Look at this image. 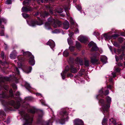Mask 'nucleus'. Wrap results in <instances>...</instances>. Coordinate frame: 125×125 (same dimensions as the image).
Segmentation results:
<instances>
[{"label":"nucleus","instance_id":"nucleus-21","mask_svg":"<svg viewBox=\"0 0 125 125\" xmlns=\"http://www.w3.org/2000/svg\"><path fill=\"white\" fill-rule=\"evenodd\" d=\"M36 111V110L35 108H31L30 110L29 111L31 113H34Z\"/></svg>","mask_w":125,"mask_h":125},{"label":"nucleus","instance_id":"nucleus-55","mask_svg":"<svg viewBox=\"0 0 125 125\" xmlns=\"http://www.w3.org/2000/svg\"><path fill=\"white\" fill-rule=\"evenodd\" d=\"M42 104H43V105H45V104H44V102H42Z\"/></svg>","mask_w":125,"mask_h":125},{"label":"nucleus","instance_id":"nucleus-51","mask_svg":"<svg viewBox=\"0 0 125 125\" xmlns=\"http://www.w3.org/2000/svg\"><path fill=\"white\" fill-rule=\"evenodd\" d=\"M118 65L119 66H122V64L121 63H119L118 64Z\"/></svg>","mask_w":125,"mask_h":125},{"label":"nucleus","instance_id":"nucleus-32","mask_svg":"<svg viewBox=\"0 0 125 125\" xmlns=\"http://www.w3.org/2000/svg\"><path fill=\"white\" fill-rule=\"evenodd\" d=\"M22 15L23 17L25 18H26L29 17L28 15L25 13H23Z\"/></svg>","mask_w":125,"mask_h":125},{"label":"nucleus","instance_id":"nucleus-48","mask_svg":"<svg viewBox=\"0 0 125 125\" xmlns=\"http://www.w3.org/2000/svg\"><path fill=\"white\" fill-rule=\"evenodd\" d=\"M68 9V8H65V11L66 12V13L67 14V15L68 16H69V15L67 14V10Z\"/></svg>","mask_w":125,"mask_h":125},{"label":"nucleus","instance_id":"nucleus-59","mask_svg":"<svg viewBox=\"0 0 125 125\" xmlns=\"http://www.w3.org/2000/svg\"><path fill=\"white\" fill-rule=\"evenodd\" d=\"M122 48L123 49H125V46H123L122 47Z\"/></svg>","mask_w":125,"mask_h":125},{"label":"nucleus","instance_id":"nucleus-27","mask_svg":"<svg viewBox=\"0 0 125 125\" xmlns=\"http://www.w3.org/2000/svg\"><path fill=\"white\" fill-rule=\"evenodd\" d=\"M10 57L11 59H14L15 58L16 56L13 54H11L10 55Z\"/></svg>","mask_w":125,"mask_h":125},{"label":"nucleus","instance_id":"nucleus-58","mask_svg":"<svg viewBox=\"0 0 125 125\" xmlns=\"http://www.w3.org/2000/svg\"><path fill=\"white\" fill-rule=\"evenodd\" d=\"M107 88H111V86H108L107 87Z\"/></svg>","mask_w":125,"mask_h":125},{"label":"nucleus","instance_id":"nucleus-37","mask_svg":"<svg viewBox=\"0 0 125 125\" xmlns=\"http://www.w3.org/2000/svg\"><path fill=\"white\" fill-rule=\"evenodd\" d=\"M76 7L78 10H80L81 9V6L79 5H78L76 6Z\"/></svg>","mask_w":125,"mask_h":125},{"label":"nucleus","instance_id":"nucleus-35","mask_svg":"<svg viewBox=\"0 0 125 125\" xmlns=\"http://www.w3.org/2000/svg\"><path fill=\"white\" fill-rule=\"evenodd\" d=\"M11 2L12 1L11 0H7L6 2V3L8 4H10Z\"/></svg>","mask_w":125,"mask_h":125},{"label":"nucleus","instance_id":"nucleus-50","mask_svg":"<svg viewBox=\"0 0 125 125\" xmlns=\"http://www.w3.org/2000/svg\"><path fill=\"white\" fill-rule=\"evenodd\" d=\"M20 93H19V92H17L16 93V95H20Z\"/></svg>","mask_w":125,"mask_h":125},{"label":"nucleus","instance_id":"nucleus-5","mask_svg":"<svg viewBox=\"0 0 125 125\" xmlns=\"http://www.w3.org/2000/svg\"><path fill=\"white\" fill-rule=\"evenodd\" d=\"M99 54L98 52H96L94 54L93 56L91 58V61L93 63H95L98 60L97 57L99 56Z\"/></svg>","mask_w":125,"mask_h":125},{"label":"nucleus","instance_id":"nucleus-38","mask_svg":"<svg viewBox=\"0 0 125 125\" xmlns=\"http://www.w3.org/2000/svg\"><path fill=\"white\" fill-rule=\"evenodd\" d=\"M59 32V31L58 29H55L54 31H52L53 33H58Z\"/></svg>","mask_w":125,"mask_h":125},{"label":"nucleus","instance_id":"nucleus-43","mask_svg":"<svg viewBox=\"0 0 125 125\" xmlns=\"http://www.w3.org/2000/svg\"><path fill=\"white\" fill-rule=\"evenodd\" d=\"M115 58L116 59V61H118L119 60V58L117 56H115Z\"/></svg>","mask_w":125,"mask_h":125},{"label":"nucleus","instance_id":"nucleus-9","mask_svg":"<svg viewBox=\"0 0 125 125\" xmlns=\"http://www.w3.org/2000/svg\"><path fill=\"white\" fill-rule=\"evenodd\" d=\"M78 40L81 42L85 43L87 41V38L86 37L83 36H80L78 38Z\"/></svg>","mask_w":125,"mask_h":125},{"label":"nucleus","instance_id":"nucleus-23","mask_svg":"<svg viewBox=\"0 0 125 125\" xmlns=\"http://www.w3.org/2000/svg\"><path fill=\"white\" fill-rule=\"evenodd\" d=\"M104 36L105 38V40L110 39L111 38L110 36H108L107 34H104Z\"/></svg>","mask_w":125,"mask_h":125},{"label":"nucleus","instance_id":"nucleus-61","mask_svg":"<svg viewBox=\"0 0 125 125\" xmlns=\"http://www.w3.org/2000/svg\"><path fill=\"white\" fill-rule=\"evenodd\" d=\"M112 79H109V80H110V81H111Z\"/></svg>","mask_w":125,"mask_h":125},{"label":"nucleus","instance_id":"nucleus-36","mask_svg":"<svg viewBox=\"0 0 125 125\" xmlns=\"http://www.w3.org/2000/svg\"><path fill=\"white\" fill-rule=\"evenodd\" d=\"M69 49L71 51H73L74 50V47L73 46H70L69 47Z\"/></svg>","mask_w":125,"mask_h":125},{"label":"nucleus","instance_id":"nucleus-6","mask_svg":"<svg viewBox=\"0 0 125 125\" xmlns=\"http://www.w3.org/2000/svg\"><path fill=\"white\" fill-rule=\"evenodd\" d=\"M88 45L90 47L93 46L91 50L92 51H96L98 49V47L95 45L93 42L92 41L90 42L88 44Z\"/></svg>","mask_w":125,"mask_h":125},{"label":"nucleus","instance_id":"nucleus-3","mask_svg":"<svg viewBox=\"0 0 125 125\" xmlns=\"http://www.w3.org/2000/svg\"><path fill=\"white\" fill-rule=\"evenodd\" d=\"M21 115L25 120V123L23 125H32L33 117L25 113H21Z\"/></svg>","mask_w":125,"mask_h":125},{"label":"nucleus","instance_id":"nucleus-56","mask_svg":"<svg viewBox=\"0 0 125 125\" xmlns=\"http://www.w3.org/2000/svg\"><path fill=\"white\" fill-rule=\"evenodd\" d=\"M50 13L52 14V11H51V10H50Z\"/></svg>","mask_w":125,"mask_h":125},{"label":"nucleus","instance_id":"nucleus-26","mask_svg":"<svg viewBox=\"0 0 125 125\" xmlns=\"http://www.w3.org/2000/svg\"><path fill=\"white\" fill-rule=\"evenodd\" d=\"M6 21L5 19L4 18H2L0 19V25L1 24V23L3 22L5 23L6 22Z\"/></svg>","mask_w":125,"mask_h":125},{"label":"nucleus","instance_id":"nucleus-30","mask_svg":"<svg viewBox=\"0 0 125 125\" xmlns=\"http://www.w3.org/2000/svg\"><path fill=\"white\" fill-rule=\"evenodd\" d=\"M0 97L3 98H6L5 94L4 93H3L2 94H0Z\"/></svg>","mask_w":125,"mask_h":125},{"label":"nucleus","instance_id":"nucleus-64","mask_svg":"<svg viewBox=\"0 0 125 125\" xmlns=\"http://www.w3.org/2000/svg\"><path fill=\"white\" fill-rule=\"evenodd\" d=\"M124 59V60H125V57Z\"/></svg>","mask_w":125,"mask_h":125},{"label":"nucleus","instance_id":"nucleus-2","mask_svg":"<svg viewBox=\"0 0 125 125\" xmlns=\"http://www.w3.org/2000/svg\"><path fill=\"white\" fill-rule=\"evenodd\" d=\"M106 99L107 102L106 104H105L104 100L103 99H101L99 100V102L101 104L102 108L104 113H107V114L108 113L109 108L110 107V104L111 99L110 97L107 96L106 97Z\"/></svg>","mask_w":125,"mask_h":125},{"label":"nucleus","instance_id":"nucleus-22","mask_svg":"<svg viewBox=\"0 0 125 125\" xmlns=\"http://www.w3.org/2000/svg\"><path fill=\"white\" fill-rule=\"evenodd\" d=\"M69 53L67 51H65L63 53V55L64 56L67 57L68 56Z\"/></svg>","mask_w":125,"mask_h":125},{"label":"nucleus","instance_id":"nucleus-42","mask_svg":"<svg viewBox=\"0 0 125 125\" xmlns=\"http://www.w3.org/2000/svg\"><path fill=\"white\" fill-rule=\"evenodd\" d=\"M4 79L6 81H8L9 80V77H4Z\"/></svg>","mask_w":125,"mask_h":125},{"label":"nucleus","instance_id":"nucleus-40","mask_svg":"<svg viewBox=\"0 0 125 125\" xmlns=\"http://www.w3.org/2000/svg\"><path fill=\"white\" fill-rule=\"evenodd\" d=\"M0 35L1 36H3L4 35V31H2L0 32Z\"/></svg>","mask_w":125,"mask_h":125},{"label":"nucleus","instance_id":"nucleus-1","mask_svg":"<svg viewBox=\"0 0 125 125\" xmlns=\"http://www.w3.org/2000/svg\"><path fill=\"white\" fill-rule=\"evenodd\" d=\"M61 24L60 22L50 18L48 19V22L45 23V26L46 29H49L51 24H52L54 28H56L59 26Z\"/></svg>","mask_w":125,"mask_h":125},{"label":"nucleus","instance_id":"nucleus-31","mask_svg":"<svg viewBox=\"0 0 125 125\" xmlns=\"http://www.w3.org/2000/svg\"><path fill=\"white\" fill-rule=\"evenodd\" d=\"M85 66H88L89 65V61L88 60H85Z\"/></svg>","mask_w":125,"mask_h":125},{"label":"nucleus","instance_id":"nucleus-14","mask_svg":"<svg viewBox=\"0 0 125 125\" xmlns=\"http://www.w3.org/2000/svg\"><path fill=\"white\" fill-rule=\"evenodd\" d=\"M63 114L64 118L62 119L61 121L60 122L62 124H63L65 122V121L66 120L65 119V117H67V116H66V112H63Z\"/></svg>","mask_w":125,"mask_h":125},{"label":"nucleus","instance_id":"nucleus-17","mask_svg":"<svg viewBox=\"0 0 125 125\" xmlns=\"http://www.w3.org/2000/svg\"><path fill=\"white\" fill-rule=\"evenodd\" d=\"M22 9L23 11L25 12L31 10H32V9L31 7H23L22 8Z\"/></svg>","mask_w":125,"mask_h":125},{"label":"nucleus","instance_id":"nucleus-49","mask_svg":"<svg viewBox=\"0 0 125 125\" xmlns=\"http://www.w3.org/2000/svg\"><path fill=\"white\" fill-rule=\"evenodd\" d=\"M71 23H72V24H73L74 23V22L73 20H71Z\"/></svg>","mask_w":125,"mask_h":125},{"label":"nucleus","instance_id":"nucleus-11","mask_svg":"<svg viewBox=\"0 0 125 125\" xmlns=\"http://www.w3.org/2000/svg\"><path fill=\"white\" fill-rule=\"evenodd\" d=\"M101 60L104 64L105 63L107 62V58L105 56H102L101 57Z\"/></svg>","mask_w":125,"mask_h":125},{"label":"nucleus","instance_id":"nucleus-63","mask_svg":"<svg viewBox=\"0 0 125 125\" xmlns=\"http://www.w3.org/2000/svg\"><path fill=\"white\" fill-rule=\"evenodd\" d=\"M74 0V1H75L76 0Z\"/></svg>","mask_w":125,"mask_h":125},{"label":"nucleus","instance_id":"nucleus-29","mask_svg":"<svg viewBox=\"0 0 125 125\" xmlns=\"http://www.w3.org/2000/svg\"><path fill=\"white\" fill-rule=\"evenodd\" d=\"M76 45L77 48H79L81 47L80 44L78 42H76Z\"/></svg>","mask_w":125,"mask_h":125},{"label":"nucleus","instance_id":"nucleus-7","mask_svg":"<svg viewBox=\"0 0 125 125\" xmlns=\"http://www.w3.org/2000/svg\"><path fill=\"white\" fill-rule=\"evenodd\" d=\"M74 125H83V121L79 119H75L74 121Z\"/></svg>","mask_w":125,"mask_h":125},{"label":"nucleus","instance_id":"nucleus-53","mask_svg":"<svg viewBox=\"0 0 125 125\" xmlns=\"http://www.w3.org/2000/svg\"><path fill=\"white\" fill-rule=\"evenodd\" d=\"M73 33H71V35H70V34H69V36H71L72 35H73Z\"/></svg>","mask_w":125,"mask_h":125},{"label":"nucleus","instance_id":"nucleus-33","mask_svg":"<svg viewBox=\"0 0 125 125\" xmlns=\"http://www.w3.org/2000/svg\"><path fill=\"white\" fill-rule=\"evenodd\" d=\"M31 69H32V68H31V67H30L28 69V71H25L27 73H30V72H31Z\"/></svg>","mask_w":125,"mask_h":125},{"label":"nucleus","instance_id":"nucleus-34","mask_svg":"<svg viewBox=\"0 0 125 125\" xmlns=\"http://www.w3.org/2000/svg\"><path fill=\"white\" fill-rule=\"evenodd\" d=\"M15 71L16 72V73L17 74H19V70L17 68V67H16L15 68Z\"/></svg>","mask_w":125,"mask_h":125},{"label":"nucleus","instance_id":"nucleus-41","mask_svg":"<svg viewBox=\"0 0 125 125\" xmlns=\"http://www.w3.org/2000/svg\"><path fill=\"white\" fill-rule=\"evenodd\" d=\"M1 56L2 57L3 59H4V53L3 52H2L1 53Z\"/></svg>","mask_w":125,"mask_h":125},{"label":"nucleus","instance_id":"nucleus-39","mask_svg":"<svg viewBox=\"0 0 125 125\" xmlns=\"http://www.w3.org/2000/svg\"><path fill=\"white\" fill-rule=\"evenodd\" d=\"M9 92L11 96L12 97L13 96V94H12V90H10L9 91Z\"/></svg>","mask_w":125,"mask_h":125},{"label":"nucleus","instance_id":"nucleus-62","mask_svg":"<svg viewBox=\"0 0 125 125\" xmlns=\"http://www.w3.org/2000/svg\"><path fill=\"white\" fill-rule=\"evenodd\" d=\"M124 65L125 67V62H124Z\"/></svg>","mask_w":125,"mask_h":125},{"label":"nucleus","instance_id":"nucleus-60","mask_svg":"<svg viewBox=\"0 0 125 125\" xmlns=\"http://www.w3.org/2000/svg\"><path fill=\"white\" fill-rule=\"evenodd\" d=\"M116 76L115 75H113V77L114 78H115Z\"/></svg>","mask_w":125,"mask_h":125},{"label":"nucleus","instance_id":"nucleus-45","mask_svg":"<svg viewBox=\"0 0 125 125\" xmlns=\"http://www.w3.org/2000/svg\"><path fill=\"white\" fill-rule=\"evenodd\" d=\"M21 58L20 59H19V58H18V60H19V62H21V60H23V59L21 58V57H20Z\"/></svg>","mask_w":125,"mask_h":125},{"label":"nucleus","instance_id":"nucleus-28","mask_svg":"<svg viewBox=\"0 0 125 125\" xmlns=\"http://www.w3.org/2000/svg\"><path fill=\"white\" fill-rule=\"evenodd\" d=\"M30 2V0H25V1H24L23 4V5H24L26 4L27 3H29Z\"/></svg>","mask_w":125,"mask_h":125},{"label":"nucleus","instance_id":"nucleus-4","mask_svg":"<svg viewBox=\"0 0 125 125\" xmlns=\"http://www.w3.org/2000/svg\"><path fill=\"white\" fill-rule=\"evenodd\" d=\"M23 55H24L28 56H30V58L29 59V63L31 65H34L35 63V61L34 59V56L31 55V53L29 52H25L23 53Z\"/></svg>","mask_w":125,"mask_h":125},{"label":"nucleus","instance_id":"nucleus-16","mask_svg":"<svg viewBox=\"0 0 125 125\" xmlns=\"http://www.w3.org/2000/svg\"><path fill=\"white\" fill-rule=\"evenodd\" d=\"M109 122L110 124H113L114 125H116L117 124L115 120L113 118L109 120Z\"/></svg>","mask_w":125,"mask_h":125},{"label":"nucleus","instance_id":"nucleus-13","mask_svg":"<svg viewBox=\"0 0 125 125\" xmlns=\"http://www.w3.org/2000/svg\"><path fill=\"white\" fill-rule=\"evenodd\" d=\"M69 27V23L68 21H66L63 23V28L67 30Z\"/></svg>","mask_w":125,"mask_h":125},{"label":"nucleus","instance_id":"nucleus-44","mask_svg":"<svg viewBox=\"0 0 125 125\" xmlns=\"http://www.w3.org/2000/svg\"><path fill=\"white\" fill-rule=\"evenodd\" d=\"M68 76L72 77L73 76V75L71 73H69V74H68Z\"/></svg>","mask_w":125,"mask_h":125},{"label":"nucleus","instance_id":"nucleus-20","mask_svg":"<svg viewBox=\"0 0 125 125\" xmlns=\"http://www.w3.org/2000/svg\"><path fill=\"white\" fill-rule=\"evenodd\" d=\"M25 85L26 88L29 90H30L32 88L29 84L27 83H26Z\"/></svg>","mask_w":125,"mask_h":125},{"label":"nucleus","instance_id":"nucleus-18","mask_svg":"<svg viewBox=\"0 0 125 125\" xmlns=\"http://www.w3.org/2000/svg\"><path fill=\"white\" fill-rule=\"evenodd\" d=\"M68 68V66H67L65 68V70L64 71L63 73V74H61L62 78L63 79H64L65 78V74L66 73V72L69 70V69L68 70L67 69Z\"/></svg>","mask_w":125,"mask_h":125},{"label":"nucleus","instance_id":"nucleus-46","mask_svg":"<svg viewBox=\"0 0 125 125\" xmlns=\"http://www.w3.org/2000/svg\"><path fill=\"white\" fill-rule=\"evenodd\" d=\"M12 87L13 88H14L15 89H16L17 88V87L16 85L14 84V85L13 86H12Z\"/></svg>","mask_w":125,"mask_h":125},{"label":"nucleus","instance_id":"nucleus-52","mask_svg":"<svg viewBox=\"0 0 125 125\" xmlns=\"http://www.w3.org/2000/svg\"><path fill=\"white\" fill-rule=\"evenodd\" d=\"M37 95H38V96H41V94H40L39 93H37L36 94Z\"/></svg>","mask_w":125,"mask_h":125},{"label":"nucleus","instance_id":"nucleus-25","mask_svg":"<svg viewBox=\"0 0 125 125\" xmlns=\"http://www.w3.org/2000/svg\"><path fill=\"white\" fill-rule=\"evenodd\" d=\"M49 15V13H48L47 12L45 11L43 12V17H45Z\"/></svg>","mask_w":125,"mask_h":125},{"label":"nucleus","instance_id":"nucleus-24","mask_svg":"<svg viewBox=\"0 0 125 125\" xmlns=\"http://www.w3.org/2000/svg\"><path fill=\"white\" fill-rule=\"evenodd\" d=\"M107 121V120L105 119L104 118L103 120L102 124L103 125H104L105 124Z\"/></svg>","mask_w":125,"mask_h":125},{"label":"nucleus","instance_id":"nucleus-15","mask_svg":"<svg viewBox=\"0 0 125 125\" xmlns=\"http://www.w3.org/2000/svg\"><path fill=\"white\" fill-rule=\"evenodd\" d=\"M70 70L71 72L73 73H75L77 71V70L76 68L73 65L71 66Z\"/></svg>","mask_w":125,"mask_h":125},{"label":"nucleus","instance_id":"nucleus-57","mask_svg":"<svg viewBox=\"0 0 125 125\" xmlns=\"http://www.w3.org/2000/svg\"><path fill=\"white\" fill-rule=\"evenodd\" d=\"M61 12H58L59 13H61V12H62V9H61Z\"/></svg>","mask_w":125,"mask_h":125},{"label":"nucleus","instance_id":"nucleus-12","mask_svg":"<svg viewBox=\"0 0 125 125\" xmlns=\"http://www.w3.org/2000/svg\"><path fill=\"white\" fill-rule=\"evenodd\" d=\"M104 89H102L101 90H100L99 91V93L100 94H102L101 95V94H100V95L101 96H103V94H104V95H106L108 94L109 93V91L108 90H106L104 93Z\"/></svg>","mask_w":125,"mask_h":125},{"label":"nucleus","instance_id":"nucleus-47","mask_svg":"<svg viewBox=\"0 0 125 125\" xmlns=\"http://www.w3.org/2000/svg\"><path fill=\"white\" fill-rule=\"evenodd\" d=\"M116 71L117 72H119L120 71V70L119 68H117L116 69Z\"/></svg>","mask_w":125,"mask_h":125},{"label":"nucleus","instance_id":"nucleus-10","mask_svg":"<svg viewBox=\"0 0 125 125\" xmlns=\"http://www.w3.org/2000/svg\"><path fill=\"white\" fill-rule=\"evenodd\" d=\"M47 44L49 45L51 48L54 47L55 44L54 42L52 40H49L47 43Z\"/></svg>","mask_w":125,"mask_h":125},{"label":"nucleus","instance_id":"nucleus-19","mask_svg":"<svg viewBox=\"0 0 125 125\" xmlns=\"http://www.w3.org/2000/svg\"><path fill=\"white\" fill-rule=\"evenodd\" d=\"M31 25L34 26H35L36 25H40L42 24V22H41V23H39L37 21H32L31 22Z\"/></svg>","mask_w":125,"mask_h":125},{"label":"nucleus","instance_id":"nucleus-54","mask_svg":"<svg viewBox=\"0 0 125 125\" xmlns=\"http://www.w3.org/2000/svg\"><path fill=\"white\" fill-rule=\"evenodd\" d=\"M76 33L78 32V30L77 29H76Z\"/></svg>","mask_w":125,"mask_h":125},{"label":"nucleus","instance_id":"nucleus-8","mask_svg":"<svg viewBox=\"0 0 125 125\" xmlns=\"http://www.w3.org/2000/svg\"><path fill=\"white\" fill-rule=\"evenodd\" d=\"M10 104L11 105L13 106L16 109L18 108L20 105V104L19 102H18L16 103H15L13 100L11 101Z\"/></svg>","mask_w":125,"mask_h":125}]
</instances>
